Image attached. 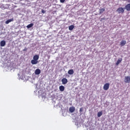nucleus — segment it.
<instances>
[{
  "instance_id": "1",
  "label": "nucleus",
  "mask_w": 130,
  "mask_h": 130,
  "mask_svg": "<svg viewBox=\"0 0 130 130\" xmlns=\"http://www.w3.org/2000/svg\"><path fill=\"white\" fill-rule=\"evenodd\" d=\"M38 59H39V55L34 56L33 59L31 60V64H37L38 63Z\"/></svg>"
},
{
  "instance_id": "2",
  "label": "nucleus",
  "mask_w": 130,
  "mask_h": 130,
  "mask_svg": "<svg viewBox=\"0 0 130 130\" xmlns=\"http://www.w3.org/2000/svg\"><path fill=\"white\" fill-rule=\"evenodd\" d=\"M117 12L118 13V14H123L124 13V8H123L122 7H120L117 9Z\"/></svg>"
},
{
  "instance_id": "3",
  "label": "nucleus",
  "mask_w": 130,
  "mask_h": 130,
  "mask_svg": "<svg viewBox=\"0 0 130 130\" xmlns=\"http://www.w3.org/2000/svg\"><path fill=\"white\" fill-rule=\"evenodd\" d=\"M110 86V84L109 83H105L103 86V89L105 91H107L108 89H109V87Z\"/></svg>"
},
{
  "instance_id": "4",
  "label": "nucleus",
  "mask_w": 130,
  "mask_h": 130,
  "mask_svg": "<svg viewBox=\"0 0 130 130\" xmlns=\"http://www.w3.org/2000/svg\"><path fill=\"white\" fill-rule=\"evenodd\" d=\"M124 83H130V76L125 77Z\"/></svg>"
},
{
  "instance_id": "5",
  "label": "nucleus",
  "mask_w": 130,
  "mask_h": 130,
  "mask_svg": "<svg viewBox=\"0 0 130 130\" xmlns=\"http://www.w3.org/2000/svg\"><path fill=\"white\" fill-rule=\"evenodd\" d=\"M41 73V70H40V69H36L35 71V75H40Z\"/></svg>"
},
{
  "instance_id": "6",
  "label": "nucleus",
  "mask_w": 130,
  "mask_h": 130,
  "mask_svg": "<svg viewBox=\"0 0 130 130\" xmlns=\"http://www.w3.org/2000/svg\"><path fill=\"white\" fill-rule=\"evenodd\" d=\"M125 9L126 11H127L128 12H129V11H130V4H128L127 5H126L125 6Z\"/></svg>"
},
{
  "instance_id": "7",
  "label": "nucleus",
  "mask_w": 130,
  "mask_h": 130,
  "mask_svg": "<svg viewBox=\"0 0 130 130\" xmlns=\"http://www.w3.org/2000/svg\"><path fill=\"white\" fill-rule=\"evenodd\" d=\"M63 85H66L68 83V79L67 78H63L61 80Z\"/></svg>"
},
{
  "instance_id": "8",
  "label": "nucleus",
  "mask_w": 130,
  "mask_h": 130,
  "mask_svg": "<svg viewBox=\"0 0 130 130\" xmlns=\"http://www.w3.org/2000/svg\"><path fill=\"white\" fill-rule=\"evenodd\" d=\"M75 110H76L75 107H71L69 108V111L70 112H71V113H73V112H75Z\"/></svg>"
},
{
  "instance_id": "9",
  "label": "nucleus",
  "mask_w": 130,
  "mask_h": 130,
  "mask_svg": "<svg viewBox=\"0 0 130 130\" xmlns=\"http://www.w3.org/2000/svg\"><path fill=\"white\" fill-rule=\"evenodd\" d=\"M125 44H126V41L124 40H122L120 43V45L121 46H124Z\"/></svg>"
},
{
  "instance_id": "10",
  "label": "nucleus",
  "mask_w": 130,
  "mask_h": 130,
  "mask_svg": "<svg viewBox=\"0 0 130 130\" xmlns=\"http://www.w3.org/2000/svg\"><path fill=\"white\" fill-rule=\"evenodd\" d=\"M121 61H122V58H119L117 61V62L116 63V66H118V64H119L120 62H121Z\"/></svg>"
},
{
  "instance_id": "11",
  "label": "nucleus",
  "mask_w": 130,
  "mask_h": 130,
  "mask_svg": "<svg viewBox=\"0 0 130 130\" xmlns=\"http://www.w3.org/2000/svg\"><path fill=\"white\" fill-rule=\"evenodd\" d=\"M13 21H14V18H12V19L7 20L5 22V23H6V24H8L11 23V22H13Z\"/></svg>"
},
{
  "instance_id": "12",
  "label": "nucleus",
  "mask_w": 130,
  "mask_h": 130,
  "mask_svg": "<svg viewBox=\"0 0 130 130\" xmlns=\"http://www.w3.org/2000/svg\"><path fill=\"white\" fill-rule=\"evenodd\" d=\"M59 89L61 92H63L64 91V86L61 85L59 86Z\"/></svg>"
},
{
  "instance_id": "13",
  "label": "nucleus",
  "mask_w": 130,
  "mask_h": 130,
  "mask_svg": "<svg viewBox=\"0 0 130 130\" xmlns=\"http://www.w3.org/2000/svg\"><path fill=\"white\" fill-rule=\"evenodd\" d=\"M0 44H1V46H2V47L5 46V45H6V41H2L1 42Z\"/></svg>"
},
{
  "instance_id": "14",
  "label": "nucleus",
  "mask_w": 130,
  "mask_h": 130,
  "mask_svg": "<svg viewBox=\"0 0 130 130\" xmlns=\"http://www.w3.org/2000/svg\"><path fill=\"white\" fill-rule=\"evenodd\" d=\"M68 74L69 75H73L74 74V70L71 69L68 71Z\"/></svg>"
},
{
  "instance_id": "15",
  "label": "nucleus",
  "mask_w": 130,
  "mask_h": 130,
  "mask_svg": "<svg viewBox=\"0 0 130 130\" xmlns=\"http://www.w3.org/2000/svg\"><path fill=\"white\" fill-rule=\"evenodd\" d=\"M33 26H34V24H33V23H30V24L27 25L26 26V27L28 28H31V27H33Z\"/></svg>"
},
{
  "instance_id": "16",
  "label": "nucleus",
  "mask_w": 130,
  "mask_h": 130,
  "mask_svg": "<svg viewBox=\"0 0 130 130\" xmlns=\"http://www.w3.org/2000/svg\"><path fill=\"white\" fill-rule=\"evenodd\" d=\"M74 28H75V26L73 25H70L69 27V29L70 31H72L74 29Z\"/></svg>"
},
{
  "instance_id": "17",
  "label": "nucleus",
  "mask_w": 130,
  "mask_h": 130,
  "mask_svg": "<svg viewBox=\"0 0 130 130\" xmlns=\"http://www.w3.org/2000/svg\"><path fill=\"white\" fill-rule=\"evenodd\" d=\"M103 114V113L102 112V111L101 112H99L98 113V117H100L101 116H102V115Z\"/></svg>"
},
{
  "instance_id": "18",
  "label": "nucleus",
  "mask_w": 130,
  "mask_h": 130,
  "mask_svg": "<svg viewBox=\"0 0 130 130\" xmlns=\"http://www.w3.org/2000/svg\"><path fill=\"white\" fill-rule=\"evenodd\" d=\"M105 11V9L104 8H102L100 9V14H103V12Z\"/></svg>"
},
{
  "instance_id": "19",
  "label": "nucleus",
  "mask_w": 130,
  "mask_h": 130,
  "mask_svg": "<svg viewBox=\"0 0 130 130\" xmlns=\"http://www.w3.org/2000/svg\"><path fill=\"white\" fill-rule=\"evenodd\" d=\"M83 111H84V108L83 107H81L80 108V110H79V112H83Z\"/></svg>"
},
{
  "instance_id": "20",
  "label": "nucleus",
  "mask_w": 130,
  "mask_h": 130,
  "mask_svg": "<svg viewBox=\"0 0 130 130\" xmlns=\"http://www.w3.org/2000/svg\"><path fill=\"white\" fill-rule=\"evenodd\" d=\"M64 2H66V0H60V3H62V4H63Z\"/></svg>"
},
{
  "instance_id": "21",
  "label": "nucleus",
  "mask_w": 130,
  "mask_h": 130,
  "mask_svg": "<svg viewBox=\"0 0 130 130\" xmlns=\"http://www.w3.org/2000/svg\"><path fill=\"white\" fill-rule=\"evenodd\" d=\"M41 12L43 14H45V11H44V10H42Z\"/></svg>"
},
{
  "instance_id": "22",
  "label": "nucleus",
  "mask_w": 130,
  "mask_h": 130,
  "mask_svg": "<svg viewBox=\"0 0 130 130\" xmlns=\"http://www.w3.org/2000/svg\"><path fill=\"white\" fill-rule=\"evenodd\" d=\"M126 2H127V3H130V0H126Z\"/></svg>"
},
{
  "instance_id": "23",
  "label": "nucleus",
  "mask_w": 130,
  "mask_h": 130,
  "mask_svg": "<svg viewBox=\"0 0 130 130\" xmlns=\"http://www.w3.org/2000/svg\"><path fill=\"white\" fill-rule=\"evenodd\" d=\"M126 2H127V3H130V0H126Z\"/></svg>"
},
{
  "instance_id": "24",
  "label": "nucleus",
  "mask_w": 130,
  "mask_h": 130,
  "mask_svg": "<svg viewBox=\"0 0 130 130\" xmlns=\"http://www.w3.org/2000/svg\"><path fill=\"white\" fill-rule=\"evenodd\" d=\"M101 20H105V19L104 18H103L101 19Z\"/></svg>"
}]
</instances>
